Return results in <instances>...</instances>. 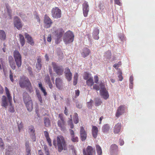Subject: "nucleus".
Segmentation results:
<instances>
[{"label":"nucleus","instance_id":"f257e3e1","mask_svg":"<svg viewBox=\"0 0 155 155\" xmlns=\"http://www.w3.org/2000/svg\"><path fill=\"white\" fill-rule=\"evenodd\" d=\"M22 96L23 101L28 110L31 111L33 109V102L31 97L26 91L23 92Z\"/></svg>","mask_w":155,"mask_h":155},{"label":"nucleus","instance_id":"f03ea898","mask_svg":"<svg viewBox=\"0 0 155 155\" xmlns=\"http://www.w3.org/2000/svg\"><path fill=\"white\" fill-rule=\"evenodd\" d=\"M57 142L58 147V151L59 152H61L63 150H67V144L63 136H57Z\"/></svg>","mask_w":155,"mask_h":155},{"label":"nucleus","instance_id":"7ed1b4c3","mask_svg":"<svg viewBox=\"0 0 155 155\" xmlns=\"http://www.w3.org/2000/svg\"><path fill=\"white\" fill-rule=\"evenodd\" d=\"M2 103L1 105L4 107L5 108H7L9 104L10 106L9 107V111L11 113H13L15 112V110L14 106L12 104V101H8L6 97L5 96L3 95L2 98Z\"/></svg>","mask_w":155,"mask_h":155},{"label":"nucleus","instance_id":"20e7f679","mask_svg":"<svg viewBox=\"0 0 155 155\" xmlns=\"http://www.w3.org/2000/svg\"><path fill=\"white\" fill-rule=\"evenodd\" d=\"M74 35L70 31L66 32L64 36L63 41L65 44H68L73 42L74 40Z\"/></svg>","mask_w":155,"mask_h":155},{"label":"nucleus","instance_id":"39448f33","mask_svg":"<svg viewBox=\"0 0 155 155\" xmlns=\"http://www.w3.org/2000/svg\"><path fill=\"white\" fill-rule=\"evenodd\" d=\"M64 33V31L62 28H59L55 31L54 37L56 44H58L60 43V39Z\"/></svg>","mask_w":155,"mask_h":155},{"label":"nucleus","instance_id":"423d86ee","mask_svg":"<svg viewBox=\"0 0 155 155\" xmlns=\"http://www.w3.org/2000/svg\"><path fill=\"white\" fill-rule=\"evenodd\" d=\"M52 65L54 71L58 75H62L64 72V69L62 66L54 62L52 63Z\"/></svg>","mask_w":155,"mask_h":155},{"label":"nucleus","instance_id":"0eeeda50","mask_svg":"<svg viewBox=\"0 0 155 155\" xmlns=\"http://www.w3.org/2000/svg\"><path fill=\"white\" fill-rule=\"evenodd\" d=\"M14 57L16 64L18 68L21 67V57L20 53L15 50L13 52Z\"/></svg>","mask_w":155,"mask_h":155},{"label":"nucleus","instance_id":"6e6552de","mask_svg":"<svg viewBox=\"0 0 155 155\" xmlns=\"http://www.w3.org/2000/svg\"><path fill=\"white\" fill-rule=\"evenodd\" d=\"M51 15L54 18L58 19L61 17V11L58 7L53 8L51 10Z\"/></svg>","mask_w":155,"mask_h":155},{"label":"nucleus","instance_id":"1a4fd4ad","mask_svg":"<svg viewBox=\"0 0 155 155\" xmlns=\"http://www.w3.org/2000/svg\"><path fill=\"white\" fill-rule=\"evenodd\" d=\"M13 22L15 27H16L18 30H20L21 29L23 24L21 21V19L18 17H15Z\"/></svg>","mask_w":155,"mask_h":155},{"label":"nucleus","instance_id":"9d476101","mask_svg":"<svg viewBox=\"0 0 155 155\" xmlns=\"http://www.w3.org/2000/svg\"><path fill=\"white\" fill-rule=\"evenodd\" d=\"M64 76L68 81H70L72 79V74L70 70L68 67L65 69L64 71Z\"/></svg>","mask_w":155,"mask_h":155},{"label":"nucleus","instance_id":"9b49d317","mask_svg":"<svg viewBox=\"0 0 155 155\" xmlns=\"http://www.w3.org/2000/svg\"><path fill=\"white\" fill-rule=\"evenodd\" d=\"M28 129L31 138L33 141H35L36 140L34 126L32 125L29 126Z\"/></svg>","mask_w":155,"mask_h":155},{"label":"nucleus","instance_id":"f8f14e48","mask_svg":"<svg viewBox=\"0 0 155 155\" xmlns=\"http://www.w3.org/2000/svg\"><path fill=\"white\" fill-rule=\"evenodd\" d=\"M83 12L84 15L86 17L87 16L88 12L89 10V8L88 2L85 1L82 4Z\"/></svg>","mask_w":155,"mask_h":155},{"label":"nucleus","instance_id":"ddd939ff","mask_svg":"<svg viewBox=\"0 0 155 155\" xmlns=\"http://www.w3.org/2000/svg\"><path fill=\"white\" fill-rule=\"evenodd\" d=\"M6 9L5 10V13L4 14V17L5 18H7L8 15L9 16V19H11L12 18V11L11 9L10 6L7 4L5 5Z\"/></svg>","mask_w":155,"mask_h":155},{"label":"nucleus","instance_id":"4468645a","mask_svg":"<svg viewBox=\"0 0 155 155\" xmlns=\"http://www.w3.org/2000/svg\"><path fill=\"white\" fill-rule=\"evenodd\" d=\"M94 152H95V149L89 146L86 148V152L85 149L83 150L84 155H93V153Z\"/></svg>","mask_w":155,"mask_h":155},{"label":"nucleus","instance_id":"2eb2a0df","mask_svg":"<svg viewBox=\"0 0 155 155\" xmlns=\"http://www.w3.org/2000/svg\"><path fill=\"white\" fill-rule=\"evenodd\" d=\"M56 87L59 90H61L63 87V82L61 78H56L55 80Z\"/></svg>","mask_w":155,"mask_h":155},{"label":"nucleus","instance_id":"dca6fc26","mask_svg":"<svg viewBox=\"0 0 155 155\" xmlns=\"http://www.w3.org/2000/svg\"><path fill=\"white\" fill-rule=\"evenodd\" d=\"M44 21V27L46 28H50L52 23L51 19L48 16L45 15Z\"/></svg>","mask_w":155,"mask_h":155},{"label":"nucleus","instance_id":"f3484780","mask_svg":"<svg viewBox=\"0 0 155 155\" xmlns=\"http://www.w3.org/2000/svg\"><path fill=\"white\" fill-rule=\"evenodd\" d=\"M125 109L126 107L125 105H120L117 109L116 116L117 117H119L120 116L124 113Z\"/></svg>","mask_w":155,"mask_h":155},{"label":"nucleus","instance_id":"a211bd4d","mask_svg":"<svg viewBox=\"0 0 155 155\" xmlns=\"http://www.w3.org/2000/svg\"><path fill=\"white\" fill-rule=\"evenodd\" d=\"M80 136L81 140L82 141H84L86 139L87 134L84 127H81L80 130Z\"/></svg>","mask_w":155,"mask_h":155},{"label":"nucleus","instance_id":"6ab92c4d","mask_svg":"<svg viewBox=\"0 0 155 155\" xmlns=\"http://www.w3.org/2000/svg\"><path fill=\"white\" fill-rule=\"evenodd\" d=\"M118 150V147L116 145L114 144L111 145L110 150L111 155H117Z\"/></svg>","mask_w":155,"mask_h":155},{"label":"nucleus","instance_id":"aec40b11","mask_svg":"<svg viewBox=\"0 0 155 155\" xmlns=\"http://www.w3.org/2000/svg\"><path fill=\"white\" fill-rule=\"evenodd\" d=\"M69 133L71 136V140L73 142H77L78 141V137L75 136V133L72 130H69Z\"/></svg>","mask_w":155,"mask_h":155},{"label":"nucleus","instance_id":"412c9836","mask_svg":"<svg viewBox=\"0 0 155 155\" xmlns=\"http://www.w3.org/2000/svg\"><path fill=\"white\" fill-rule=\"evenodd\" d=\"M29 79L27 78H25L23 81H19V84L20 87L22 88H24L28 85L29 83H30Z\"/></svg>","mask_w":155,"mask_h":155},{"label":"nucleus","instance_id":"4be33fe9","mask_svg":"<svg viewBox=\"0 0 155 155\" xmlns=\"http://www.w3.org/2000/svg\"><path fill=\"white\" fill-rule=\"evenodd\" d=\"M91 51L90 50L87 48H84L81 52V54L82 57L85 58L88 56Z\"/></svg>","mask_w":155,"mask_h":155},{"label":"nucleus","instance_id":"5701e85b","mask_svg":"<svg viewBox=\"0 0 155 155\" xmlns=\"http://www.w3.org/2000/svg\"><path fill=\"white\" fill-rule=\"evenodd\" d=\"M57 122L58 126L60 128L61 130L63 131H64L66 129L65 121L58 120Z\"/></svg>","mask_w":155,"mask_h":155},{"label":"nucleus","instance_id":"b1692460","mask_svg":"<svg viewBox=\"0 0 155 155\" xmlns=\"http://www.w3.org/2000/svg\"><path fill=\"white\" fill-rule=\"evenodd\" d=\"M25 36L28 43L31 45L34 44V42L32 38L29 34L25 33Z\"/></svg>","mask_w":155,"mask_h":155},{"label":"nucleus","instance_id":"393cba45","mask_svg":"<svg viewBox=\"0 0 155 155\" xmlns=\"http://www.w3.org/2000/svg\"><path fill=\"white\" fill-rule=\"evenodd\" d=\"M99 30L97 28H94L92 34L93 38L95 40H98L99 38Z\"/></svg>","mask_w":155,"mask_h":155},{"label":"nucleus","instance_id":"a878e982","mask_svg":"<svg viewBox=\"0 0 155 155\" xmlns=\"http://www.w3.org/2000/svg\"><path fill=\"white\" fill-rule=\"evenodd\" d=\"M100 94L105 100L107 99L109 97V94L107 90L100 92Z\"/></svg>","mask_w":155,"mask_h":155},{"label":"nucleus","instance_id":"bb28decb","mask_svg":"<svg viewBox=\"0 0 155 155\" xmlns=\"http://www.w3.org/2000/svg\"><path fill=\"white\" fill-rule=\"evenodd\" d=\"M121 124L120 123H117L114 126V132L115 134H118L120 131Z\"/></svg>","mask_w":155,"mask_h":155},{"label":"nucleus","instance_id":"cd10ccee","mask_svg":"<svg viewBox=\"0 0 155 155\" xmlns=\"http://www.w3.org/2000/svg\"><path fill=\"white\" fill-rule=\"evenodd\" d=\"M7 37L5 31L2 30H0V40L2 41L6 40Z\"/></svg>","mask_w":155,"mask_h":155},{"label":"nucleus","instance_id":"c85d7f7f","mask_svg":"<svg viewBox=\"0 0 155 155\" xmlns=\"http://www.w3.org/2000/svg\"><path fill=\"white\" fill-rule=\"evenodd\" d=\"M98 129L95 126H93L92 128V135L94 138H96L97 136Z\"/></svg>","mask_w":155,"mask_h":155},{"label":"nucleus","instance_id":"c756f323","mask_svg":"<svg viewBox=\"0 0 155 155\" xmlns=\"http://www.w3.org/2000/svg\"><path fill=\"white\" fill-rule=\"evenodd\" d=\"M5 90L6 92V94L7 96V97H6L8 101H11L12 100V97L11 96V94L10 93V91H9L7 87H5Z\"/></svg>","mask_w":155,"mask_h":155},{"label":"nucleus","instance_id":"7c9ffc66","mask_svg":"<svg viewBox=\"0 0 155 155\" xmlns=\"http://www.w3.org/2000/svg\"><path fill=\"white\" fill-rule=\"evenodd\" d=\"M110 128L109 125L108 124H106L103 126L102 130L103 133H107L109 131Z\"/></svg>","mask_w":155,"mask_h":155},{"label":"nucleus","instance_id":"2f4dec72","mask_svg":"<svg viewBox=\"0 0 155 155\" xmlns=\"http://www.w3.org/2000/svg\"><path fill=\"white\" fill-rule=\"evenodd\" d=\"M44 122L45 127H48L50 126L51 122L48 117H45L44 119Z\"/></svg>","mask_w":155,"mask_h":155},{"label":"nucleus","instance_id":"473e14b6","mask_svg":"<svg viewBox=\"0 0 155 155\" xmlns=\"http://www.w3.org/2000/svg\"><path fill=\"white\" fill-rule=\"evenodd\" d=\"M86 80V82L87 85L89 86L90 87H91V86L94 85V82L93 77H90L89 79Z\"/></svg>","mask_w":155,"mask_h":155},{"label":"nucleus","instance_id":"72a5a7b5","mask_svg":"<svg viewBox=\"0 0 155 155\" xmlns=\"http://www.w3.org/2000/svg\"><path fill=\"white\" fill-rule=\"evenodd\" d=\"M95 105L96 106H98L100 105L102 102L100 98L96 97L94 99Z\"/></svg>","mask_w":155,"mask_h":155},{"label":"nucleus","instance_id":"f704fd0d","mask_svg":"<svg viewBox=\"0 0 155 155\" xmlns=\"http://www.w3.org/2000/svg\"><path fill=\"white\" fill-rule=\"evenodd\" d=\"M19 41L22 47H23L25 44V40L24 37L21 34L19 35Z\"/></svg>","mask_w":155,"mask_h":155},{"label":"nucleus","instance_id":"c9c22d12","mask_svg":"<svg viewBox=\"0 0 155 155\" xmlns=\"http://www.w3.org/2000/svg\"><path fill=\"white\" fill-rule=\"evenodd\" d=\"M38 87L41 90L42 92L44 94V96H46L47 95V93L46 91L45 88L42 86L41 83H39L38 84Z\"/></svg>","mask_w":155,"mask_h":155},{"label":"nucleus","instance_id":"e433bc0d","mask_svg":"<svg viewBox=\"0 0 155 155\" xmlns=\"http://www.w3.org/2000/svg\"><path fill=\"white\" fill-rule=\"evenodd\" d=\"M41 63V59L38 58L37 60V62L36 63V68L38 71H39L41 69L42 65Z\"/></svg>","mask_w":155,"mask_h":155},{"label":"nucleus","instance_id":"4c0bfd02","mask_svg":"<svg viewBox=\"0 0 155 155\" xmlns=\"http://www.w3.org/2000/svg\"><path fill=\"white\" fill-rule=\"evenodd\" d=\"M36 93L37 97L38 98V101L40 102V104H42L43 103V101L41 94L37 90H36Z\"/></svg>","mask_w":155,"mask_h":155},{"label":"nucleus","instance_id":"58836bf2","mask_svg":"<svg viewBox=\"0 0 155 155\" xmlns=\"http://www.w3.org/2000/svg\"><path fill=\"white\" fill-rule=\"evenodd\" d=\"M96 148L98 155H102V150L101 147L98 145H96Z\"/></svg>","mask_w":155,"mask_h":155},{"label":"nucleus","instance_id":"ea45409f","mask_svg":"<svg viewBox=\"0 0 155 155\" xmlns=\"http://www.w3.org/2000/svg\"><path fill=\"white\" fill-rule=\"evenodd\" d=\"M25 87L26 90L28 91L29 93H31L33 91V88L31 83H29L28 85Z\"/></svg>","mask_w":155,"mask_h":155},{"label":"nucleus","instance_id":"a19ab883","mask_svg":"<svg viewBox=\"0 0 155 155\" xmlns=\"http://www.w3.org/2000/svg\"><path fill=\"white\" fill-rule=\"evenodd\" d=\"M73 120L74 124H77L79 121L78 114L76 113H74Z\"/></svg>","mask_w":155,"mask_h":155},{"label":"nucleus","instance_id":"79ce46f5","mask_svg":"<svg viewBox=\"0 0 155 155\" xmlns=\"http://www.w3.org/2000/svg\"><path fill=\"white\" fill-rule=\"evenodd\" d=\"M99 87H100V92L106 90L105 85L103 82H101L100 83Z\"/></svg>","mask_w":155,"mask_h":155},{"label":"nucleus","instance_id":"37998d69","mask_svg":"<svg viewBox=\"0 0 155 155\" xmlns=\"http://www.w3.org/2000/svg\"><path fill=\"white\" fill-rule=\"evenodd\" d=\"M70 117L71 119L68 121V125H69L71 129H73L74 128V126L72 121V115H71Z\"/></svg>","mask_w":155,"mask_h":155},{"label":"nucleus","instance_id":"c03bdc74","mask_svg":"<svg viewBox=\"0 0 155 155\" xmlns=\"http://www.w3.org/2000/svg\"><path fill=\"white\" fill-rule=\"evenodd\" d=\"M45 82L47 84L51 82L50 76L48 74H47L45 76Z\"/></svg>","mask_w":155,"mask_h":155},{"label":"nucleus","instance_id":"a18cd8bd","mask_svg":"<svg viewBox=\"0 0 155 155\" xmlns=\"http://www.w3.org/2000/svg\"><path fill=\"white\" fill-rule=\"evenodd\" d=\"M90 77H92L91 75L88 73L85 72L84 76V78L85 80H87L90 78Z\"/></svg>","mask_w":155,"mask_h":155},{"label":"nucleus","instance_id":"49530a36","mask_svg":"<svg viewBox=\"0 0 155 155\" xmlns=\"http://www.w3.org/2000/svg\"><path fill=\"white\" fill-rule=\"evenodd\" d=\"M93 103V101L91 99L89 102L87 103V106L88 108L91 109L92 107V104Z\"/></svg>","mask_w":155,"mask_h":155},{"label":"nucleus","instance_id":"de8ad7c7","mask_svg":"<svg viewBox=\"0 0 155 155\" xmlns=\"http://www.w3.org/2000/svg\"><path fill=\"white\" fill-rule=\"evenodd\" d=\"M69 148L70 150H71L73 154H76V150L74 149V147L73 145H69Z\"/></svg>","mask_w":155,"mask_h":155},{"label":"nucleus","instance_id":"09e8293b","mask_svg":"<svg viewBox=\"0 0 155 155\" xmlns=\"http://www.w3.org/2000/svg\"><path fill=\"white\" fill-rule=\"evenodd\" d=\"M9 64L10 66L12 68V69H13V70H15V69L16 67L15 61L10 63Z\"/></svg>","mask_w":155,"mask_h":155},{"label":"nucleus","instance_id":"8fccbe9b","mask_svg":"<svg viewBox=\"0 0 155 155\" xmlns=\"http://www.w3.org/2000/svg\"><path fill=\"white\" fill-rule=\"evenodd\" d=\"M18 126L19 131V132H20V131L21 130L23 127V124H22V123H21L19 124H18Z\"/></svg>","mask_w":155,"mask_h":155},{"label":"nucleus","instance_id":"3c124183","mask_svg":"<svg viewBox=\"0 0 155 155\" xmlns=\"http://www.w3.org/2000/svg\"><path fill=\"white\" fill-rule=\"evenodd\" d=\"M93 88L97 91L100 90L99 86L96 84L93 85Z\"/></svg>","mask_w":155,"mask_h":155},{"label":"nucleus","instance_id":"603ef678","mask_svg":"<svg viewBox=\"0 0 155 155\" xmlns=\"http://www.w3.org/2000/svg\"><path fill=\"white\" fill-rule=\"evenodd\" d=\"M76 106L77 108L81 109L82 107V104H81L80 103H79L78 101H75Z\"/></svg>","mask_w":155,"mask_h":155},{"label":"nucleus","instance_id":"864d4df0","mask_svg":"<svg viewBox=\"0 0 155 155\" xmlns=\"http://www.w3.org/2000/svg\"><path fill=\"white\" fill-rule=\"evenodd\" d=\"M119 37L121 41H123L125 40L124 35L123 34H120L119 35Z\"/></svg>","mask_w":155,"mask_h":155},{"label":"nucleus","instance_id":"5fc2aeb1","mask_svg":"<svg viewBox=\"0 0 155 155\" xmlns=\"http://www.w3.org/2000/svg\"><path fill=\"white\" fill-rule=\"evenodd\" d=\"M8 61L9 64L12 62H14V59L13 57L12 56H9L8 57Z\"/></svg>","mask_w":155,"mask_h":155},{"label":"nucleus","instance_id":"6e6d98bb","mask_svg":"<svg viewBox=\"0 0 155 155\" xmlns=\"http://www.w3.org/2000/svg\"><path fill=\"white\" fill-rule=\"evenodd\" d=\"M0 147L2 148L4 147V143L3 141L1 138L0 137Z\"/></svg>","mask_w":155,"mask_h":155},{"label":"nucleus","instance_id":"4d7b16f0","mask_svg":"<svg viewBox=\"0 0 155 155\" xmlns=\"http://www.w3.org/2000/svg\"><path fill=\"white\" fill-rule=\"evenodd\" d=\"M10 75H9L10 79L11 81H12V82H13L14 81V79L13 78L12 73V72L11 70L10 71Z\"/></svg>","mask_w":155,"mask_h":155},{"label":"nucleus","instance_id":"13d9d810","mask_svg":"<svg viewBox=\"0 0 155 155\" xmlns=\"http://www.w3.org/2000/svg\"><path fill=\"white\" fill-rule=\"evenodd\" d=\"M99 7L100 10L101 11H103L104 8V6L102 3H100L99 5Z\"/></svg>","mask_w":155,"mask_h":155},{"label":"nucleus","instance_id":"bf43d9fd","mask_svg":"<svg viewBox=\"0 0 155 155\" xmlns=\"http://www.w3.org/2000/svg\"><path fill=\"white\" fill-rule=\"evenodd\" d=\"M58 117L60 118V121H65L63 117V115L62 114H59L58 115Z\"/></svg>","mask_w":155,"mask_h":155},{"label":"nucleus","instance_id":"052dcab7","mask_svg":"<svg viewBox=\"0 0 155 155\" xmlns=\"http://www.w3.org/2000/svg\"><path fill=\"white\" fill-rule=\"evenodd\" d=\"M44 134L45 137L46 139L49 137V135L48 132L46 131H44Z\"/></svg>","mask_w":155,"mask_h":155},{"label":"nucleus","instance_id":"680f3d73","mask_svg":"<svg viewBox=\"0 0 155 155\" xmlns=\"http://www.w3.org/2000/svg\"><path fill=\"white\" fill-rule=\"evenodd\" d=\"M49 144V145L50 146H52V144H51V139L50 137L48 138H46Z\"/></svg>","mask_w":155,"mask_h":155},{"label":"nucleus","instance_id":"e2e57ef3","mask_svg":"<svg viewBox=\"0 0 155 155\" xmlns=\"http://www.w3.org/2000/svg\"><path fill=\"white\" fill-rule=\"evenodd\" d=\"M28 71L29 74L30 75H33L32 72V71L31 68L29 67L28 68Z\"/></svg>","mask_w":155,"mask_h":155},{"label":"nucleus","instance_id":"0e129e2a","mask_svg":"<svg viewBox=\"0 0 155 155\" xmlns=\"http://www.w3.org/2000/svg\"><path fill=\"white\" fill-rule=\"evenodd\" d=\"M94 82L96 84H97L98 81V77L97 75H95L94 77Z\"/></svg>","mask_w":155,"mask_h":155},{"label":"nucleus","instance_id":"69168bd1","mask_svg":"<svg viewBox=\"0 0 155 155\" xmlns=\"http://www.w3.org/2000/svg\"><path fill=\"white\" fill-rule=\"evenodd\" d=\"M118 77L119 78V81H122L123 78L122 76V73H120L118 76Z\"/></svg>","mask_w":155,"mask_h":155},{"label":"nucleus","instance_id":"338daca9","mask_svg":"<svg viewBox=\"0 0 155 155\" xmlns=\"http://www.w3.org/2000/svg\"><path fill=\"white\" fill-rule=\"evenodd\" d=\"M119 143L121 146L123 145L124 143V140L120 138L119 140Z\"/></svg>","mask_w":155,"mask_h":155},{"label":"nucleus","instance_id":"774afa93","mask_svg":"<svg viewBox=\"0 0 155 155\" xmlns=\"http://www.w3.org/2000/svg\"><path fill=\"white\" fill-rule=\"evenodd\" d=\"M80 94V91L78 90L75 91V97H76L78 96Z\"/></svg>","mask_w":155,"mask_h":155}]
</instances>
